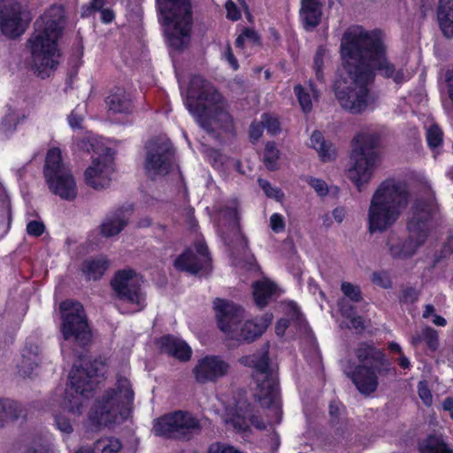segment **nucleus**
Listing matches in <instances>:
<instances>
[{"label":"nucleus","mask_w":453,"mask_h":453,"mask_svg":"<svg viewBox=\"0 0 453 453\" xmlns=\"http://www.w3.org/2000/svg\"><path fill=\"white\" fill-rule=\"evenodd\" d=\"M346 76L334 83V94L339 104L351 113H360L369 104L368 85L379 71L395 83L410 79L403 69H395L387 58L385 37L380 30H365L362 27H349L341 42Z\"/></svg>","instance_id":"f257e3e1"},{"label":"nucleus","mask_w":453,"mask_h":453,"mask_svg":"<svg viewBox=\"0 0 453 453\" xmlns=\"http://www.w3.org/2000/svg\"><path fill=\"white\" fill-rule=\"evenodd\" d=\"M422 336L423 340L431 350L437 349L439 346V338L436 330L431 327H426L422 331Z\"/></svg>","instance_id":"49530a36"},{"label":"nucleus","mask_w":453,"mask_h":453,"mask_svg":"<svg viewBox=\"0 0 453 453\" xmlns=\"http://www.w3.org/2000/svg\"><path fill=\"white\" fill-rule=\"evenodd\" d=\"M295 95L303 112H310L312 110V100L319 98V92L311 81L308 87L296 85L294 88Z\"/></svg>","instance_id":"cd10ccee"},{"label":"nucleus","mask_w":453,"mask_h":453,"mask_svg":"<svg viewBox=\"0 0 453 453\" xmlns=\"http://www.w3.org/2000/svg\"><path fill=\"white\" fill-rule=\"evenodd\" d=\"M101 19L104 23H110L114 19V14L111 10L104 9L101 12Z\"/></svg>","instance_id":"338daca9"},{"label":"nucleus","mask_w":453,"mask_h":453,"mask_svg":"<svg viewBox=\"0 0 453 453\" xmlns=\"http://www.w3.org/2000/svg\"><path fill=\"white\" fill-rule=\"evenodd\" d=\"M31 19L27 5L21 2L0 5V29L8 37L24 34Z\"/></svg>","instance_id":"6ab92c4d"},{"label":"nucleus","mask_w":453,"mask_h":453,"mask_svg":"<svg viewBox=\"0 0 453 453\" xmlns=\"http://www.w3.org/2000/svg\"><path fill=\"white\" fill-rule=\"evenodd\" d=\"M443 411L449 413L450 418L453 419V397H447L441 403Z\"/></svg>","instance_id":"e2e57ef3"},{"label":"nucleus","mask_w":453,"mask_h":453,"mask_svg":"<svg viewBox=\"0 0 453 453\" xmlns=\"http://www.w3.org/2000/svg\"><path fill=\"white\" fill-rule=\"evenodd\" d=\"M419 294V290H418L416 288L406 287L402 290L400 301L402 303H413L418 299Z\"/></svg>","instance_id":"3c124183"},{"label":"nucleus","mask_w":453,"mask_h":453,"mask_svg":"<svg viewBox=\"0 0 453 453\" xmlns=\"http://www.w3.org/2000/svg\"><path fill=\"white\" fill-rule=\"evenodd\" d=\"M162 351L181 360L188 361L191 357L190 347L182 340L174 336L166 335L158 341Z\"/></svg>","instance_id":"393cba45"},{"label":"nucleus","mask_w":453,"mask_h":453,"mask_svg":"<svg viewBox=\"0 0 453 453\" xmlns=\"http://www.w3.org/2000/svg\"><path fill=\"white\" fill-rule=\"evenodd\" d=\"M21 406L10 399L0 401V422L16 420L21 416Z\"/></svg>","instance_id":"f704fd0d"},{"label":"nucleus","mask_w":453,"mask_h":453,"mask_svg":"<svg viewBox=\"0 0 453 453\" xmlns=\"http://www.w3.org/2000/svg\"><path fill=\"white\" fill-rule=\"evenodd\" d=\"M219 400L225 404L223 419L228 429L246 435L250 433V424L259 430L265 428V422L250 409V403L242 395H233L227 400L221 397Z\"/></svg>","instance_id":"4468645a"},{"label":"nucleus","mask_w":453,"mask_h":453,"mask_svg":"<svg viewBox=\"0 0 453 453\" xmlns=\"http://www.w3.org/2000/svg\"><path fill=\"white\" fill-rule=\"evenodd\" d=\"M43 173L51 193L68 201L76 197L78 188L75 179L64 163L58 148H51L47 152Z\"/></svg>","instance_id":"ddd939ff"},{"label":"nucleus","mask_w":453,"mask_h":453,"mask_svg":"<svg viewBox=\"0 0 453 453\" xmlns=\"http://www.w3.org/2000/svg\"><path fill=\"white\" fill-rule=\"evenodd\" d=\"M322 9L320 0H300L299 20L304 30L311 31L319 25Z\"/></svg>","instance_id":"5701e85b"},{"label":"nucleus","mask_w":453,"mask_h":453,"mask_svg":"<svg viewBox=\"0 0 453 453\" xmlns=\"http://www.w3.org/2000/svg\"><path fill=\"white\" fill-rule=\"evenodd\" d=\"M437 18L444 35L453 36V3H438Z\"/></svg>","instance_id":"c85d7f7f"},{"label":"nucleus","mask_w":453,"mask_h":453,"mask_svg":"<svg viewBox=\"0 0 453 453\" xmlns=\"http://www.w3.org/2000/svg\"><path fill=\"white\" fill-rule=\"evenodd\" d=\"M229 364L222 357L215 355L206 356L197 360L193 368L196 382L200 384L216 383L227 375Z\"/></svg>","instance_id":"412c9836"},{"label":"nucleus","mask_w":453,"mask_h":453,"mask_svg":"<svg viewBox=\"0 0 453 453\" xmlns=\"http://www.w3.org/2000/svg\"><path fill=\"white\" fill-rule=\"evenodd\" d=\"M311 145L317 150L322 161L327 162L335 158V148L332 143L325 142L321 133L316 131L311 134Z\"/></svg>","instance_id":"c756f323"},{"label":"nucleus","mask_w":453,"mask_h":453,"mask_svg":"<svg viewBox=\"0 0 453 453\" xmlns=\"http://www.w3.org/2000/svg\"><path fill=\"white\" fill-rule=\"evenodd\" d=\"M259 187L263 189L266 196L275 199L276 201H281L284 197V193L280 188L273 187L266 180H258Z\"/></svg>","instance_id":"c03bdc74"},{"label":"nucleus","mask_w":453,"mask_h":453,"mask_svg":"<svg viewBox=\"0 0 453 453\" xmlns=\"http://www.w3.org/2000/svg\"><path fill=\"white\" fill-rule=\"evenodd\" d=\"M410 199V189L403 180L388 178L381 181L371 196L367 210L369 233H383L393 226Z\"/></svg>","instance_id":"20e7f679"},{"label":"nucleus","mask_w":453,"mask_h":453,"mask_svg":"<svg viewBox=\"0 0 453 453\" xmlns=\"http://www.w3.org/2000/svg\"><path fill=\"white\" fill-rule=\"evenodd\" d=\"M185 106L207 133L232 130L233 119L228 112L226 102L217 89L201 76H194L191 79Z\"/></svg>","instance_id":"7ed1b4c3"},{"label":"nucleus","mask_w":453,"mask_h":453,"mask_svg":"<svg viewBox=\"0 0 453 453\" xmlns=\"http://www.w3.org/2000/svg\"><path fill=\"white\" fill-rule=\"evenodd\" d=\"M122 449L121 441L115 437H104L95 443L93 453H119Z\"/></svg>","instance_id":"c9c22d12"},{"label":"nucleus","mask_w":453,"mask_h":453,"mask_svg":"<svg viewBox=\"0 0 453 453\" xmlns=\"http://www.w3.org/2000/svg\"><path fill=\"white\" fill-rule=\"evenodd\" d=\"M208 453H243L238 449L225 443H212L209 449Z\"/></svg>","instance_id":"5fc2aeb1"},{"label":"nucleus","mask_w":453,"mask_h":453,"mask_svg":"<svg viewBox=\"0 0 453 453\" xmlns=\"http://www.w3.org/2000/svg\"><path fill=\"white\" fill-rule=\"evenodd\" d=\"M134 395L129 380L119 375L115 387L105 391L92 406L88 412L89 423L96 427L121 423L129 415Z\"/></svg>","instance_id":"39448f33"},{"label":"nucleus","mask_w":453,"mask_h":453,"mask_svg":"<svg viewBox=\"0 0 453 453\" xmlns=\"http://www.w3.org/2000/svg\"><path fill=\"white\" fill-rule=\"evenodd\" d=\"M265 166L270 170H275L277 168V161L279 158V150H277L273 142H268L265 150Z\"/></svg>","instance_id":"37998d69"},{"label":"nucleus","mask_w":453,"mask_h":453,"mask_svg":"<svg viewBox=\"0 0 453 453\" xmlns=\"http://www.w3.org/2000/svg\"><path fill=\"white\" fill-rule=\"evenodd\" d=\"M68 124L73 128H81L83 121V108L78 105L68 116Z\"/></svg>","instance_id":"8fccbe9b"},{"label":"nucleus","mask_w":453,"mask_h":453,"mask_svg":"<svg viewBox=\"0 0 453 453\" xmlns=\"http://www.w3.org/2000/svg\"><path fill=\"white\" fill-rule=\"evenodd\" d=\"M245 365L252 368V378L256 384L254 396L262 407H266L275 415L273 422L280 421L281 411L279 403L278 383L274 367L268 357V345L261 352L243 357Z\"/></svg>","instance_id":"6e6552de"},{"label":"nucleus","mask_w":453,"mask_h":453,"mask_svg":"<svg viewBox=\"0 0 453 453\" xmlns=\"http://www.w3.org/2000/svg\"><path fill=\"white\" fill-rule=\"evenodd\" d=\"M45 226L42 221L31 220L27 225V232L31 236H40L43 234Z\"/></svg>","instance_id":"4d7b16f0"},{"label":"nucleus","mask_w":453,"mask_h":453,"mask_svg":"<svg viewBox=\"0 0 453 453\" xmlns=\"http://www.w3.org/2000/svg\"><path fill=\"white\" fill-rule=\"evenodd\" d=\"M199 420L191 413L178 411L165 414L154 420L153 432L156 435L169 438H185L199 431Z\"/></svg>","instance_id":"dca6fc26"},{"label":"nucleus","mask_w":453,"mask_h":453,"mask_svg":"<svg viewBox=\"0 0 453 453\" xmlns=\"http://www.w3.org/2000/svg\"><path fill=\"white\" fill-rule=\"evenodd\" d=\"M142 279L133 269L118 271L111 281L117 297L120 300L137 305L141 310L144 306V297L141 291Z\"/></svg>","instance_id":"a211bd4d"},{"label":"nucleus","mask_w":453,"mask_h":453,"mask_svg":"<svg viewBox=\"0 0 453 453\" xmlns=\"http://www.w3.org/2000/svg\"><path fill=\"white\" fill-rule=\"evenodd\" d=\"M418 395L422 403L429 407L433 404V395L428 387L427 381L422 380L418 384Z\"/></svg>","instance_id":"de8ad7c7"},{"label":"nucleus","mask_w":453,"mask_h":453,"mask_svg":"<svg viewBox=\"0 0 453 453\" xmlns=\"http://www.w3.org/2000/svg\"><path fill=\"white\" fill-rule=\"evenodd\" d=\"M108 265V260L101 257L84 261L81 270L88 280H97L104 273Z\"/></svg>","instance_id":"2f4dec72"},{"label":"nucleus","mask_w":453,"mask_h":453,"mask_svg":"<svg viewBox=\"0 0 453 453\" xmlns=\"http://www.w3.org/2000/svg\"><path fill=\"white\" fill-rule=\"evenodd\" d=\"M196 250V254L187 250L178 257L174 261L175 268L189 273H196L199 270L205 267L210 261L207 247L203 243L199 242Z\"/></svg>","instance_id":"4be33fe9"},{"label":"nucleus","mask_w":453,"mask_h":453,"mask_svg":"<svg viewBox=\"0 0 453 453\" xmlns=\"http://www.w3.org/2000/svg\"><path fill=\"white\" fill-rule=\"evenodd\" d=\"M173 160L172 145L167 140H153L146 146L144 169L152 180L165 176L170 171Z\"/></svg>","instance_id":"f3484780"},{"label":"nucleus","mask_w":453,"mask_h":453,"mask_svg":"<svg viewBox=\"0 0 453 453\" xmlns=\"http://www.w3.org/2000/svg\"><path fill=\"white\" fill-rule=\"evenodd\" d=\"M372 280L374 284L380 286L384 288H388L391 286L390 279L386 273H373L372 276Z\"/></svg>","instance_id":"13d9d810"},{"label":"nucleus","mask_w":453,"mask_h":453,"mask_svg":"<svg viewBox=\"0 0 453 453\" xmlns=\"http://www.w3.org/2000/svg\"><path fill=\"white\" fill-rule=\"evenodd\" d=\"M105 103L110 111L116 113H129L133 109L130 95L124 88H116L106 97Z\"/></svg>","instance_id":"bb28decb"},{"label":"nucleus","mask_w":453,"mask_h":453,"mask_svg":"<svg viewBox=\"0 0 453 453\" xmlns=\"http://www.w3.org/2000/svg\"><path fill=\"white\" fill-rule=\"evenodd\" d=\"M54 445L50 434L34 437L25 447L24 453H53Z\"/></svg>","instance_id":"72a5a7b5"},{"label":"nucleus","mask_w":453,"mask_h":453,"mask_svg":"<svg viewBox=\"0 0 453 453\" xmlns=\"http://www.w3.org/2000/svg\"><path fill=\"white\" fill-rule=\"evenodd\" d=\"M341 289L344 296L352 302H359L362 299L360 288L349 282H342Z\"/></svg>","instance_id":"a18cd8bd"},{"label":"nucleus","mask_w":453,"mask_h":453,"mask_svg":"<svg viewBox=\"0 0 453 453\" xmlns=\"http://www.w3.org/2000/svg\"><path fill=\"white\" fill-rule=\"evenodd\" d=\"M376 142V134L368 131L357 134L353 140L352 166L349 170V178L358 190L372 179L377 159L373 150Z\"/></svg>","instance_id":"f8f14e48"},{"label":"nucleus","mask_w":453,"mask_h":453,"mask_svg":"<svg viewBox=\"0 0 453 453\" xmlns=\"http://www.w3.org/2000/svg\"><path fill=\"white\" fill-rule=\"evenodd\" d=\"M239 203L236 199L227 202L224 209L221 211L223 218L226 219L231 224L236 225L239 219Z\"/></svg>","instance_id":"a19ab883"},{"label":"nucleus","mask_w":453,"mask_h":453,"mask_svg":"<svg viewBox=\"0 0 453 453\" xmlns=\"http://www.w3.org/2000/svg\"><path fill=\"white\" fill-rule=\"evenodd\" d=\"M114 172L113 157L109 149L94 157L91 165L84 173L85 182L95 189H104L109 187Z\"/></svg>","instance_id":"aec40b11"},{"label":"nucleus","mask_w":453,"mask_h":453,"mask_svg":"<svg viewBox=\"0 0 453 453\" xmlns=\"http://www.w3.org/2000/svg\"><path fill=\"white\" fill-rule=\"evenodd\" d=\"M255 303L259 307H265L280 293L277 286L267 279L256 281L252 285Z\"/></svg>","instance_id":"a878e982"},{"label":"nucleus","mask_w":453,"mask_h":453,"mask_svg":"<svg viewBox=\"0 0 453 453\" xmlns=\"http://www.w3.org/2000/svg\"><path fill=\"white\" fill-rule=\"evenodd\" d=\"M259 42V36L252 29L246 28L243 32L237 37L235 43L239 48L244 47H253L257 45Z\"/></svg>","instance_id":"ea45409f"},{"label":"nucleus","mask_w":453,"mask_h":453,"mask_svg":"<svg viewBox=\"0 0 453 453\" xmlns=\"http://www.w3.org/2000/svg\"><path fill=\"white\" fill-rule=\"evenodd\" d=\"M358 365L351 374L353 383L365 395L373 393L379 386V377L388 373L390 362L379 349L368 343H361L356 349Z\"/></svg>","instance_id":"9d476101"},{"label":"nucleus","mask_w":453,"mask_h":453,"mask_svg":"<svg viewBox=\"0 0 453 453\" xmlns=\"http://www.w3.org/2000/svg\"><path fill=\"white\" fill-rule=\"evenodd\" d=\"M161 14L165 20L167 41L174 50H180L190 41L192 24L189 0H157Z\"/></svg>","instance_id":"9b49d317"},{"label":"nucleus","mask_w":453,"mask_h":453,"mask_svg":"<svg viewBox=\"0 0 453 453\" xmlns=\"http://www.w3.org/2000/svg\"><path fill=\"white\" fill-rule=\"evenodd\" d=\"M226 17L231 20H238L241 18V12L232 0H227L225 4Z\"/></svg>","instance_id":"bf43d9fd"},{"label":"nucleus","mask_w":453,"mask_h":453,"mask_svg":"<svg viewBox=\"0 0 453 453\" xmlns=\"http://www.w3.org/2000/svg\"><path fill=\"white\" fill-rule=\"evenodd\" d=\"M346 216V211L342 207H337L333 211V217L337 223H342Z\"/></svg>","instance_id":"69168bd1"},{"label":"nucleus","mask_w":453,"mask_h":453,"mask_svg":"<svg viewBox=\"0 0 453 453\" xmlns=\"http://www.w3.org/2000/svg\"><path fill=\"white\" fill-rule=\"evenodd\" d=\"M288 326V321L285 319H280L275 326V332L278 335L281 336L284 334L285 330Z\"/></svg>","instance_id":"0e129e2a"},{"label":"nucleus","mask_w":453,"mask_h":453,"mask_svg":"<svg viewBox=\"0 0 453 453\" xmlns=\"http://www.w3.org/2000/svg\"><path fill=\"white\" fill-rule=\"evenodd\" d=\"M305 181L314 188L316 193L319 196H325L328 193V187L325 180L321 179L313 178L311 176H308L305 178Z\"/></svg>","instance_id":"09e8293b"},{"label":"nucleus","mask_w":453,"mask_h":453,"mask_svg":"<svg viewBox=\"0 0 453 453\" xmlns=\"http://www.w3.org/2000/svg\"><path fill=\"white\" fill-rule=\"evenodd\" d=\"M433 210L434 204L432 202L417 200L414 203L408 213V238L401 239L395 234L388 236L387 246L393 258H409L424 243L427 236V221Z\"/></svg>","instance_id":"1a4fd4ad"},{"label":"nucleus","mask_w":453,"mask_h":453,"mask_svg":"<svg viewBox=\"0 0 453 453\" xmlns=\"http://www.w3.org/2000/svg\"><path fill=\"white\" fill-rule=\"evenodd\" d=\"M25 119L26 115L24 112L12 107H7L6 112L0 123V132L4 134L14 133L18 125Z\"/></svg>","instance_id":"7c9ffc66"},{"label":"nucleus","mask_w":453,"mask_h":453,"mask_svg":"<svg viewBox=\"0 0 453 453\" xmlns=\"http://www.w3.org/2000/svg\"><path fill=\"white\" fill-rule=\"evenodd\" d=\"M224 58L229 64V65L234 69L237 70L239 67L237 59L234 58L232 49L229 45H227L224 50Z\"/></svg>","instance_id":"052dcab7"},{"label":"nucleus","mask_w":453,"mask_h":453,"mask_svg":"<svg viewBox=\"0 0 453 453\" xmlns=\"http://www.w3.org/2000/svg\"><path fill=\"white\" fill-rule=\"evenodd\" d=\"M132 210L120 208L107 215L100 226L101 234L105 237H111L119 234L127 225Z\"/></svg>","instance_id":"b1692460"},{"label":"nucleus","mask_w":453,"mask_h":453,"mask_svg":"<svg viewBox=\"0 0 453 453\" xmlns=\"http://www.w3.org/2000/svg\"><path fill=\"white\" fill-rule=\"evenodd\" d=\"M66 24L62 5L49 7L35 22L34 32L27 40L31 64L42 78L49 77L59 63L58 40Z\"/></svg>","instance_id":"f03ea898"},{"label":"nucleus","mask_w":453,"mask_h":453,"mask_svg":"<svg viewBox=\"0 0 453 453\" xmlns=\"http://www.w3.org/2000/svg\"><path fill=\"white\" fill-rule=\"evenodd\" d=\"M399 365L403 369H409L411 367V362L409 358L404 356L403 353L400 354L398 358Z\"/></svg>","instance_id":"774afa93"},{"label":"nucleus","mask_w":453,"mask_h":453,"mask_svg":"<svg viewBox=\"0 0 453 453\" xmlns=\"http://www.w3.org/2000/svg\"><path fill=\"white\" fill-rule=\"evenodd\" d=\"M38 357L31 353H24L19 364V372L23 377L32 376L38 368Z\"/></svg>","instance_id":"e433bc0d"},{"label":"nucleus","mask_w":453,"mask_h":453,"mask_svg":"<svg viewBox=\"0 0 453 453\" xmlns=\"http://www.w3.org/2000/svg\"><path fill=\"white\" fill-rule=\"evenodd\" d=\"M213 304L219 329L227 338L238 342L255 340L273 319V315L266 313L261 318L243 322L244 311L240 306L223 299H216Z\"/></svg>","instance_id":"0eeeda50"},{"label":"nucleus","mask_w":453,"mask_h":453,"mask_svg":"<svg viewBox=\"0 0 453 453\" xmlns=\"http://www.w3.org/2000/svg\"><path fill=\"white\" fill-rule=\"evenodd\" d=\"M326 56V50L322 47H319L317 50V52L314 56L313 69L315 72L316 79L320 82L325 81L323 66H324V60H325Z\"/></svg>","instance_id":"79ce46f5"},{"label":"nucleus","mask_w":453,"mask_h":453,"mask_svg":"<svg viewBox=\"0 0 453 453\" xmlns=\"http://www.w3.org/2000/svg\"><path fill=\"white\" fill-rule=\"evenodd\" d=\"M262 124L264 128H266L267 132L271 134H276L280 131L279 120L273 116L264 114L262 116Z\"/></svg>","instance_id":"603ef678"},{"label":"nucleus","mask_w":453,"mask_h":453,"mask_svg":"<svg viewBox=\"0 0 453 453\" xmlns=\"http://www.w3.org/2000/svg\"><path fill=\"white\" fill-rule=\"evenodd\" d=\"M443 134L436 124L426 127V142L430 149L435 150L442 144Z\"/></svg>","instance_id":"58836bf2"},{"label":"nucleus","mask_w":453,"mask_h":453,"mask_svg":"<svg viewBox=\"0 0 453 453\" xmlns=\"http://www.w3.org/2000/svg\"><path fill=\"white\" fill-rule=\"evenodd\" d=\"M270 227L274 233L283 232L285 229V220L280 213H273L270 217Z\"/></svg>","instance_id":"6e6d98bb"},{"label":"nucleus","mask_w":453,"mask_h":453,"mask_svg":"<svg viewBox=\"0 0 453 453\" xmlns=\"http://www.w3.org/2000/svg\"><path fill=\"white\" fill-rule=\"evenodd\" d=\"M104 373V365L99 360L93 363L82 361L80 365L74 364L69 373V384L62 402L63 411L73 418L80 416Z\"/></svg>","instance_id":"423d86ee"},{"label":"nucleus","mask_w":453,"mask_h":453,"mask_svg":"<svg viewBox=\"0 0 453 453\" xmlns=\"http://www.w3.org/2000/svg\"><path fill=\"white\" fill-rule=\"evenodd\" d=\"M339 307L342 315L349 319V324H348L349 327H352L357 330H362L365 327L363 319L359 316H353L352 307L348 305L345 300H341L339 302Z\"/></svg>","instance_id":"4c0bfd02"},{"label":"nucleus","mask_w":453,"mask_h":453,"mask_svg":"<svg viewBox=\"0 0 453 453\" xmlns=\"http://www.w3.org/2000/svg\"><path fill=\"white\" fill-rule=\"evenodd\" d=\"M263 129H264V126L261 123H252L250 125V139L255 142V141H257L261 136H262V133H263Z\"/></svg>","instance_id":"680f3d73"},{"label":"nucleus","mask_w":453,"mask_h":453,"mask_svg":"<svg viewBox=\"0 0 453 453\" xmlns=\"http://www.w3.org/2000/svg\"><path fill=\"white\" fill-rule=\"evenodd\" d=\"M55 423L58 429L63 433L69 434L73 432V425L69 418L63 414H58L55 416Z\"/></svg>","instance_id":"864d4df0"},{"label":"nucleus","mask_w":453,"mask_h":453,"mask_svg":"<svg viewBox=\"0 0 453 453\" xmlns=\"http://www.w3.org/2000/svg\"><path fill=\"white\" fill-rule=\"evenodd\" d=\"M419 450L421 453H453V447L441 436L430 435L419 443Z\"/></svg>","instance_id":"473e14b6"},{"label":"nucleus","mask_w":453,"mask_h":453,"mask_svg":"<svg viewBox=\"0 0 453 453\" xmlns=\"http://www.w3.org/2000/svg\"><path fill=\"white\" fill-rule=\"evenodd\" d=\"M62 323L60 330L65 341H74L86 345L91 338L82 305L73 300H66L60 304Z\"/></svg>","instance_id":"2eb2a0df"}]
</instances>
